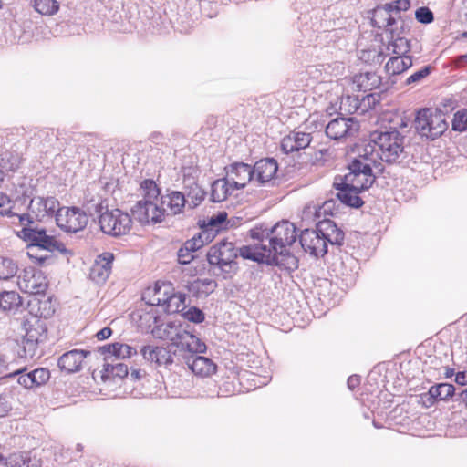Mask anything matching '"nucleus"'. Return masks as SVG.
Here are the masks:
<instances>
[{
  "instance_id": "nucleus-16",
  "label": "nucleus",
  "mask_w": 467,
  "mask_h": 467,
  "mask_svg": "<svg viewBox=\"0 0 467 467\" xmlns=\"http://www.w3.org/2000/svg\"><path fill=\"white\" fill-rule=\"evenodd\" d=\"M225 170L226 179L236 190L244 188L251 181L254 182L253 169L244 162L232 163Z\"/></svg>"
},
{
  "instance_id": "nucleus-45",
  "label": "nucleus",
  "mask_w": 467,
  "mask_h": 467,
  "mask_svg": "<svg viewBox=\"0 0 467 467\" xmlns=\"http://www.w3.org/2000/svg\"><path fill=\"white\" fill-rule=\"evenodd\" d=\"M32 375V379L36 387H38L44 383H46L50 377V372L48 369L45 368H36L33 371H30Z\"/></svg>"
},
{
  "instance_id": "nucleus-56",
  "label": "nucleus",
  "mask_w": 467,
  "mask_h": 467,
  "mask_svg": "<svg viewBox=\"0 0 467 467\" xmlns=\"http://www.w3.org/2000/svg\"><path fill=\"white\" fill-rule=\"evenodd\" d=\"M359 383H360L359 377H358L356 375L350 376L348 379V387L350 389H354L355 388H357L359 385Z\"/></svg>"
},
{
  "instance_id": "nucleus-48",
  "label": "nucleus",
  "mask_w": 467,
  "mask_h": 467,
  "mask_svg": "<svg viewBox=\"0 0 467 467\" xmlns=\"http://www.w3.org/2000/svg\"><path fill=\"white\" fill-rule=\"evenodd\" d=\"M416 19L422 24H429L433 21V13L428 7H420L415 12Z\"/></svg>"
},
{
  "instance_id": "nucleus-1",
  "label": "nucleus",
  "mask_w": 467,
  "mask_h": 467,
  "mask_svg": "<svg viewBox=\"0 0 467 467\" xmlns=\"http://www.w3.org/2000/svg\"><path fill=\"white\" fill-rule=\"evenodd\" d=\"M250 235L258 244L240 248L242 257L255 262L275 263L289 269L297 268V259L287 249L297 236L292 223L282 221L271 229L255 227L250 231Z\"/></svg>"
},
{
  "instance_id": "nucleus-8",
  "label": "nucleus",
  "mask_w": 467,
  "mask_h": 467,
  "mask_svg": "<svg viewBox=\"0 0 467 467\" xmlns=\"http://www.w3.org/2000/svg\"><path fill=\"white\" fill-rule=\"evenodd\" d=\"M237 250L232 242L222 241L213 245L207 254V259L211 265L225 274L233 272L236 265Z\"/></svg>"
},
{
  "instance_id": "nucleus-43",
  "label": "nucleus",
  "mask_w": 467,
  "mask_h": 467,
  "mask_svg": "<svg viewBox=\"0 0 467 467\" xmlns=\"http://www.w3.org/2000/svg\"><path fill=\"white\" fill-rule=\"evenodd\" d=\"M452 129L460 132L467 130V109L458 110L454 114Z\"/></svg>"
},
{
  "instance_id": "nucleus-51",
  "label": "nucleus",
  "mask_w": 467,
  "mask_h": 467,
  "mask_svg": "<svg viewBox=\"0 0 467 467\" xmlns=\"http://www.w3.org/2000/svg\"><path fill=\"white\" fill-rule=\"evenodd\" d=\"M192 340V346L189 350V353L197 354V353H204L206 351V345L203 341H202L199 337L193 335L192 337H188Z\"/></svg>"
},
{
  "instance_id": "nucleus-3",
  "label": "nucleus",
  "mask_w": 467,
  "mask_h": 467,
  "mask_svg": "<svg viewBox=\"0 0 467 467\" xmlns=\"http://www.w3.org/2000/svg\"><path fill=\"white\" fill-rule=\"evenodd\" d=\"M370 138L377 148V156L382 161L397 163L404 157L405 136L399 130L374 131Z\"/></svg>"
},
{
  "instance_id": "nucleus-5",
  "label": "nucleus",
  "mask_w": 467,
  "mask_h": 467,
  "mask_svg": "<svg viewBox=\"0 0 467 467\" xmlns=\"http://www.w3.org/2000/svg\"><path fill=\"white\" fill-rule=\"evenodd\" d=\"M415 129L420 137L434 140L448 129L445 114L437 109H422L417 113Z\"/></svg>"
},
{
  "instance_id": "nucleus-36",
  "label": "nucleus",
  "mask_w": 467,
  "mask_h": 467,
  "mask_svg": "<svg viewBox=\"0 0 467 467\" xmlns=\"http://www.w3.org/2000/svg\"><path fill=\"white\" fill-rule=\"evenodd\" d=\"M143 199L141 201L160 202V189L152 180H144L140 183Z\"/></svg>"
},
{
  "instance_id": "nucleus-28",
  "label": "nucleus",
  "mask_w": 467,
  "mask_h": 467,
  "mask_svg": "<svg viewBox=\"0 0 467 467\" xmlns=\"http://www.w3.org/2000/svg\"><path fill=\"white\" fill-rule=\"evenodd\" d=\"M412 66L410 56H395L390 57L385 65V69L389 75H399Z\"/></svg>"
},
{
  "instance_id": "nucleus-26",
  "label": "nucleus",
  "mask_w": 467,
  "mask_h": 467,
  "mask_svg": "<svg viewBox=\"0 0 467 467\" xmlns=\"http://www.w3.org/2000/svg\"><path fill=\"white\" fill-rule=\"evenodd\" d=\"M26 335L24 337L32 339L35 342L42 343L47 338V326L36 317H32L24 322Z\"/></svg>"
},
{
  "instance_id": "nucleus-18",
  "label": "nucleus",
  "mask_w": 467,
  "mask_h": 467,
  "mask_svg": "<svg viewBox=\"0 0 467 467\" xmlns=\"http://www.w3.org/2000/svg\"><path fill=\"white\" fill-rule=\"evenodd\" d=\"M252 169L254 182L259 184H265L275 178L278 165L275 159L266 158L256 161Z\"/></svg>"
},
{
  "instance_id": "nucleus-9",
  "label": "nucleus",
  "mask_w": 467,
  "mask_h": 467,
  "mask_svg": "<svg viewBox=\"0 0 467 467\" xmlns=\"http://www.w3.org/2000/svg\"><path fill=\"white\" fill-rule=\"evenodd\" d=\"M151 306H161L168 313H177L185 308V296L175 294L171 284L156 283L153 295L150 300Z\"/></svg>"
},
{
  "instance_id": "nucleus-15",
  "label": "nucleus",
  "mask_w": 467,
  "mask_h": 467,
  "mask_svg": "<svg viewBox=\"0 0 467 467\" xmlns=\"http://www.w3.org/2000/svg\"><path fill=\"white\" fill-rule=\"evenodd\" d=\"M358 130V124L352 118H336L326 127L327 136L335 140L352 136Z\"/></svg>"
},
{
  "instance_id": "nucleus-11",
  "label": "nucleus",
  "mask_w": 467,
  "mask_h": 467,
  "mask_svg": "<svg viewBox=\"0 0 467 467\" xmlns=\"http://www.w3.org/2000/svg\"><path fill=\"white\" fill-rule=\"evenodd\" d=\"M22 227V230L17 233V235L30 243V250L35 247L47 251L59 250L61 243L57 241L54 237L47 235L45 230L33 228L32 225Z\"/></svg>"
},
{
  "instance_id": "nucleus-14",
  "label": "nucleus",
  "mask_w": 467,
  "mask_h": 467,
  "mask_svg": "<svg viewBox=\"0 0 467 467\" xmlns=\"http://www.w3.org/2000/svg\"><path fill=\"white\" fill-rule=\"evenodd\" d=\"M299 242L305 252L316 257L324 256L327 252L326 240L323 239L317 228L316 230L306 229L302 231Z\"/></svg>"
},
{
  "instance_id": "nucleus-25",
  "label": "nucleus",
  "mask_w": 467,
  "mask_h": 467,
  "mask_svg": "<svg viewBox=\"0 0 467 467\" xmlns=\"http://www.w3.org/2000/svg\"><path fill=\"white\" fill-rule=\"evenodd\" d=\"M317 227L327 244L338 246L343 244L345 234L333 221L328 219L320 221L317 223Z\"/></svg>"
},
{
  "instance_id": "nucleus-52",
  "label": "nucleus",
  "mask_w": 467,
  "mask_h": 467,
  "mask_svg": "<svg viewBox=\"0 0 467 467\" xmlns=\"http://www.w3.org/2000/svg\"><path fill=\"white\" fill-rule=\"evenodd\" d=\"M194 259V254L190 251H185L182 245L178 251V261L182 265H187Z\"/></svg>"
},
{
  "instance_id": "nucleus-7",
  "label": "nucleus",
  "mask_w": 467,
  "mask_h": 467,
  "mask_svg": "<svg viewBox=\"0 0 467 467\" xmlns=\"http://www.w3.org/2000/svg\"><path fill=\"white\" fill-rule=\"evenodd\" d=\"M100 230L107 235L120 237L132 228L131 216L120 209H106L99 217Z\"/></svg>"
},
{
  "instance_id": "nucleus-58",
  "label": "nucleus",
  "mask_w": 467,
  "mask_h": 467,
  "mask_svg": "<svg viewBox=\"0 0 467 467\" xmlns=\"http://www.w3.org/2000/svg\"><path fill=\"white\" fill-rule=\"evenodd\" d=\"M333 206H334V201L328 200L323 203L322 209L324 210V213H327V212H331Z\"/></svg>"
},
{
  "instance_id": "nucleus-12",
  "label": "nucleus",
  "mask_w": 467,
  "mask_h": 467,
  "mask_svg": "<svg viewBox=\"0 0 467 467\" xmlns=\"http://www.w3.org/2000/svg\"><path fill=\"white\" fill-rule=\"evenodd\" d=\"M135 220L140 223H161L164 220V207L160 202L139 201L131 209Z\"/></svg>"
},
{
  "instance_id": "nucleus-41",
  "label": "nucleus",
  "mask_w": 467,
  "mask_h": 467,
  "mask_svg": "<svg viewBox=\"0 0 467 467\" xmlns=\"http://www.w3.org/2000/svg\"><path fill=\"white\" fill-rule=\"evenodd\" d=\"M26 370V368H19V369L14 370V371H8V373L5 374V376L6 377L18 376L17 382L21 386L25 387L26 389L35 388L36 386L34 384L31 372L25 373Z\"/></svg>"
},
{
  "instance_id": "nucleus-44",
  "label": "nucleus",
  "mask_w": 467,
  "mask_h": 467,
  "mask_svg": "<svg viewBox=\"0 0 467 467\" xmlns=\"http://www.w3.org/2000/svg\"><path fill=\"white\" fill-rule=\"evenodd\" d=\"M226 219L227 213L225 212H220L210 217L207 226L210 228L209 230L218 232L224 228L223 224L225 223Z\"/></svg>"
},
{
  "instance_id": "nucleus-10",
  "label": "nucleus",
  "mask_w": 467,
  "mask_h": 467,
  "mask_svg": "<svg viewBox=\"0 0 467 467\" xmlns=\"http://www.w3.org/2000/svg\"><path fill=\"white\" fill-rule=\"evenodd\" d=\"M88 221L87 214L77 207H59L58 213L56 214L57 225L67 233L83 230Z\"/></svg>"
},
{
  "instance_id": "nucleus-22",
  "label": "nucleus",
  "mask_w": 467,
  "mask_h": 467,
  "mask_svg": "<svg viewBox=\"0 0 467 467\" xmlns=\"http://www.w3.org/2000/svg\"><path fill=\"white\" fill-rule=\"evenodd\" d=\"M186 364L194 375L201 378L211 377L217 370L216 364L212 359L202 356L192 355L186 358Z\"/></svg>"
},
{
  "instance_id": "nucleus-37",
  "label": "nucleus",
  "mask_w": 467,
  "mask_h": 467,
  "mask_svg": "<svg viewBox=\"0 0 467 467\" xmlns=\"http://www.w3.org/2000/svg\"><path fill=\"white\" fill-rule=\"evenodd\" d=\"M7 467H39L36 461H33L26 454L15 453L12 454L7 462Z\"/></svg>"
},
{
  "instance_id": "nucleus-59",
  "label": "nucleus",
  "mask_w": 467,
  "mask_h": 467,
  "mask_svg": "<svg viewBox=\"0 0 467 467\" xmlns=\"http://www.w3.org/2000/svg\"><path fill=\"white\" fill-rule=\"evenodd\" d=\"M55 312V309L52 307H49L48 309H44L40 312V317H43L45 318L50 317Z\"/></svg>"
},
{
  "instance_id": "nucleus-46",
  "label": "nucleus",
  "mask_w": 467,
  "mask_h": 467,
  "mask_svg": "<svg viewBox=\"0 0 467 467\" xmlns=\"http://www.w3.org/2000/svg\"><path fill=\"white\" fill-rule=\"evenodd\" d=\"M11 202L10 198L6 194L0 193V215L17 218L18 214L11 211Z\"/></svg>"
},
{
  "instance_id": "nucleus-42",
  "label": "nucleus",
  "mask_w": 467,
  "mask_h": 467,
  "mask_svg": "<svg viewBox=\"0 0 467 467\" xmlns=\"http://www.w3.org/2000/svg\"><path fill=\"white\" fill-rule=\"evenodd\" d=\"M104 370L107 373L111 374L113 377L124 378L128 375V367L124 363L112 361H106Z\"/></svg>"
},
{
  "instance_id": "nucleus-64",
  "label": "nucleus",
  "mask_w": 467,
  "mask_h": 467,
  "mask_svg": "<svg viewBox=\"0 0 467 467\" xmlns=\"http://www.w3.org/2000/svg\"><path fill=\"white\" fill-rule=\"evenodd\" d=\"M2 181H3V172H2V171L0 170V182H2Z\"/></svg>"
},
{
  "instance_id": "nucleus-29",
  "label": "nucleus",
  "mask_w": 467,
  "mask_h": 467,
  "mask_svg": "<svg viewBox=\"0 0 467 467\" xmlns=\"http://www.w3.org/2000/svg\"><path fill=\"white\" fill-rule=\"evenodd\" d=\"M22 305V299L15 291H4L0 293V309L5 312L17 310Z\"/></svg>"
},
{
  "instance_id": "nucleus-55",
  "label": "nucleus",
  "mask_w": 467,
  "mask_h": 467,
  "mask_svg": "<svg viewBox=\"0 0 467 467\" xmlns=\"http://www.w3.org/2000/svg\"><path fill=\"white\" fill-rule=\"evenodd\" d=\"M455 382L459 385H467V370L455 375Z\"/></svg>"
},
{
  "instance_id": "nucleus-13",
  "label": "nucleus",
  "mask_w": 467,
  "mask_h": 467,
  "mask_svg": "<svg viewBox=\"0 0 467 467\" xmlns=\"http://www.w3.org/2000/svg\"><path fill=\"white\" fill-rule=\"evenodd\" d=\"M18 286L25 293L42 295L47 288V280L42 271L27 269L18 277Z\"/></svg>"
},
{
  "instance_id": "nucleus-61",
  "label": "nucleus",
  "mask_w": 467,
  "mask_h": 467,
  "mask_svg": "<svg viewBox=\"0 0 467 467\" xmlns=\"http://www.w3.org/2000/svg\"><path fill=\"white\" fill-rule=\"evenodd\" d=\"M454 369L451 368H445V371H444V377L449 379V378H451L453 375H454Z\"/></svg>"
},
{
  "instance_id": "nucleus-50",
  "label": "nucleus",
  "mask_w": 467,
  "mask_h": 467,
  "mask_svg": "<svg viewBox=\"0 0 467 467\" xmlns=\"http://www.w3.org/2000/svg\"><path fill=\"white\" fill-rule=\"evenodd\" d=\"M12 410L11 397L7 393L0 394V417H5Z\"/></svg>"
},
{
  "instance_id": "nucleus-49",
  "label": "nucleus",
  "mask_w": 467,
  "mask_h": 467,
  "mask_svg": "<svg viewBox=\"0 0 467 467\" xmlns=\"http://www.w3.org/2000/svg\"><path fill=\"white\" fill-rule=\"evenodd\" d=\"M431 72L430 67H424L421 69L416 71L411 74L405 81L407 85H410L413 83H418L426 78Z\"/></svg>"
},
{
  "instance_id": "nucleus-40",
  "label": "nucleus",
  "mask_w": 467,
  "mask_h": 467,
  "mask_svg": "<svg viewBox=\"0 0 467 467\" xmlns=\"http://www.w3.org/2000/svg\"><path fill=\"white\" fill-rule=\"evenodd\" d=\"M17 272V266L12 259L0 258V280H8Z\"/></svg>"
},
{
  "instance_id": "nucleus-4",
  "label": "nucleus",
  "mask_w": 467,
  "mask_h": 467,
  "mask_svg": "<svg viewBox=\"0 0 467 467\" xmlns=\"http://www.w3.org/2000/svg\"><path fill=\"white\" fill-rule=\"evenodd\" d=\"M410 6L409 0H394L379 5L372 12L371 23L393 35L398 31V24H402L400 12L408 10Z\"/></svg>"
},
{
  "instance_id": "nucleus-2",
  "label": "nucleus",
  "mask_w": 467,
  "mask_h": 467,
  "mask_svg": "<svg viewBox=\"0 0 467 467\" xmlns=\"http://www.w3.org/2000/svg\"><path fill=\"white\" fill-rule=\"evenodd\" d=\"M377 148L374 143L365 144L348 165V172L337 177L334 187L338 190L337 199L349 207L359 208L364 202L358 194L368 190L382 171V164L377 161Z\"/></svg>"
},
{
  "instance_id": "nucleus-62",
  "label": "nucleus",
  "mask_w": 467,
  "mask_h": 467,
  "mask_svg": "<svg viewBox=\"0 0 467 467\" xmlns=\"http://www.w3.org/2000/svg\"><path fill=\"white\" fill-rule=\"evenodd\" d=\"M131 376L135 379H139L140 378V371L139 370H133L131 372Z\"/></svg>"
},
{
  "instance_id": "nucleus-63",
  "label": "nucleus",
  "mask_w": 467,
  "mask_h": 467,
  "mask_svg": "<svg viewBox=\"0 0 467 467\" xmlns=\"http://www.w3.org/2000/svg\"><path fill=\"white\" fill-rule=\"evenodd\" d=\"M462 38H465V39H467V31H465V32H463V33L462 34Z\"/></svg>"
},
{
  "instance_id": "nucleus-35",
  "label": "nucleus",
  "mask_w": 467,
  "mask_h": 467,
  "mask_svg": "<svg viewBox=\"0 0 467 467\" xmlns=\"http://www.w3.org/2000/svg\"><path fill=\"white\" fill-rule=\"evenodd\" d=\"M35 10L43 16H53L59 10L57 0H32Z\"/></svg>"
},
{
  "instance_id": "nucleus-60",
  "label": "nucleus",
  "mask_w": 467,
  "mask_h": 467,
  "mask_svg": "<svg viewBox=\"0 0 467 467\" xmlns=\"http://www.w3.org/2000/svg\"><path fill=\"white\" fill-rule=\"evenodd\" d=\"M460 400L465 405L467 408V389L462 390L460 393Z\"/></svg>"
},
{
  "instance_id": "nucleus-30",
  "label": "nucleus",
  "mask_w": 467,
  "mask_h": 467,
  "mask_svg": "<svg viewBox=\"0 0 467 467\" xmlns=\"http://www.w3.org/2000/svg\"><path fill=\"white\" fill-rule=\"evenodd\" d=\"M186 189V203L192 209L197 207L204 199L205 192L193 181L190 184L185 182Z\"/></svg>"
},
{
  "instance_id": "nucleus-31",
  "label": "nucleus",
  "mask_w": 467,
  "mask_h": 467,
  "mask_svg": "<svg viewBox=\"0 0 467 467\" xmlns=\"http://www.w3.org/2000/svg\"><path fill=\"white\" fill-rule=\"evenodd\" d=\"M193 335L189 331L182 328H175L174 335H167V337L171 341L172 345L181 350L189 352L192 340L188 337H192Z\"/></svg>"
},
{
  "instance_id": "nucleus-47",
  "label": "nucleus",
  "mask_w": 467,
  "mask_h": 467,
  "mask_svg": "<svg viewBox=\"0 0 467 467\" xmlns=\"http://www.w3.org/2000/svg\"><path fill=\"white\" fill-rule=\"evenodd\" d=\"M183 317L185 319L196 324L202 323L204 320L203 312L197 307H190L183 313Z\"/></svg>"
},
{
  "instance_id": "nucleus-39",
  "label": "nucleus",
  "mask_w": 467,
  "mask_h": 467,
  "mask_svg": "<svg viewBox=\"0 0 467 467\" xmlns=\"http://www.w3.org/2000/svg\"><path fill=\"white\" fill-rule=\"evenodd\" d=\"M38 342H35L32 339H26V337H24L22 348L23 353H19V355L22 358H25L26 359L39 358L41 356V352L38 350Z\"/></svg>"
},
{
  "instance_id": "nucleus-34",
  "label": "nucleus",
  "mask_w": 467,
  "mask_h": 467,
  "mask_svg": "<svg viewBox=\"0 0 467 467\" xmlns=\"http://www.w3.org/2000/svg\"><path fill=\"white\" fill-rule=\"evenodd\" d=\"M387 50L396 56H407V53L410 50V41L401 36L394 37L393 34L391 35V41L387 46Z\"/></svg>"
},
{
  "instance_id": "nucleus-54",
  "label": "nucleus",
  "mask_w": 467,
  "mask_h": 467,
  "mask_svg": "<svg viewBox=\"0 0 467 467\" xmlns=\"http://www.w3.org/2000/svg\"><path fill=\"white\" fill-rule=\"evenodd\" d=\"M9 371L8 368V362L5 357L2 354H0V375L2 377H6L5 374H7Z\"/></svg>"
},
{
  "instance_id": "nucleus-17",
  "label": "nucleus",
  "mask_w": 467,
  "mask_h": 467,
  "mask_svg": "<svg viewBox=\"0 0 467 467\" xmlns=\"http://www.w3.org/2000/svg\"><path fill=\"white\" fill-rule=\"evenodd\" d=\"M114 260V254L106 252L98 256L90 268L89 276L97 284H103L109 278L111 273V265Z\"/></svg>"
},
{
  "instance_id": "nucleus-21",
  "label": "nucleus",
  "mask_w": 467,
  "mask_h": 467,
  "mask_svg": "<svg viewBox=\"0 0 467 467\" xmlns=\"http://www.w3.org/2000/svg\"><path fill=\"white\" fill-rule=\"evenodd\" d=\"M89 354V351L72 349L58 358L57 365L61 370L67 373L77 372L81 368L84 358Z\"/></svg>"
},
{
  "instance_id": "nucleus-38",
  "label": "nucleus",
  "mask_w": 467,
  "mask_h": 467,
  "mask_svg": "<svg viewBox=\"0 0 467 467\" xmlns=\"http://www.w3.org/2000/svg\"><path fill=\"white\" fill-rule=\"evenodd\" d=\"M217 287V283L213 279L204 278L197 279L192 284V288L196 291L199 296H208Z\"/></svg>"
},
{
  "instance_id": "nucleus-57",
  "label": "nucleus",
  "mask_w": 467,
  "mask_h": 467,
  "mask_svg": "<svg viewBox=\"0 0 467 467\" xmlns=\"http://www.w3.org/2000/svg\"><path fill=\"white\" fill-rule=\"evenodd\" d=\"M456 65L458 67L467 65V53L464 55H461L456 58Z\"/></svg>"
},
{
  "instance_id": "nucleus-6",
  "label": "nucleus",
  "mask_w": 467,
  "mask_h": 467,
  "mask_svg": "<svg viewBox=\"0 0 467 467\" xmlns=\"http://www.w3.org/2000/svg\"><path fill=\"white\" fill-rule=\"evenodd\" d=\"M59 202L55 197L35 196L28 204V213L17 215L21 226L32 225L35 221L51 219L58 213Z\"/></svg>"
},
{
  "instance_id": "nucleus-19",
  "label": "nucleus",
  "mask_w": 467,
  "mask_h": 467,
  "mask_svg": "<svg viewBox=\"0 0 467 467\" xmlns=\"http://www.w3.org/2000/svg\"><path fill=\"white\" fill-rule=\"evenodd\" d=\"M145 361L154 364L157 367L168 366L172 364L173 357L170 350L163 347H154L151 345L144 346L140 349Z\"/></svg>"
},
{
  "instance_id": "nucleus-20",
  "label": "nucleus",
  "mask_w": 467,
  "mask_h": 467,
  "mask_svg": "<svg viewBox=\"0 0 467 467\" xmlns=\"http://www.w3.org/2000/svg\"><path fill=\"white\" fill-rule=\"evenodd\" d=\"M311 140L310 133L294 130L283 138L281 149L285 153L298 151L308 147Z\"/></svg>"
},
{
  "instance_id": "nucleus-32",
  "label": "nucleus",
  "mask_w": 467,
  "mask_h": 467,
  "mask_svg": "<svg viewBox=\"0 0 467 467\" xmlns=\"http://www.w3.org/2000/svg\"><path fill=\"white\" fill-rule=\"evenodd\" d=\"M213 236H210L209 230H202L200 233L195 234L190 240H187L184 244V250L192 252L193 254L202 248L205 244L212 241Z\"/></svg>"
},
{
  "instance_id": "nucleus-53",
  "label": "nucleus",
  "mask_w": 467,
  "mask_h": 467,
  "mask_svg": "<svg viewBox=\"0 0 467 467\" xmlns=\"http://www.w3.org/2000/svg\"><path fill=\"white\" fill-rule=\"evenodd\" d=\"M112 334V330L110 327H103L102 329H100L99 332H97L96 334V337L99 339V340H105L107 338H109Z\"/></svg>"
},
{
  "instance_id": "nucleus-24",
  "label": "nucleus",
  "mask_w": 467,
  "mask_h": 467,
  "mask_svg": "<svg viewBox=\"0 0 467 467\" xmlns=\"http://www.w3.org/2000/svg\"><path fill=\"white\" fill-rule=\"evenodd\" d=\"M99 349L105 355V360L112 362L117 359H125L137 354L135 348L119 342L105 345Z\"/></svg>"
},
{
  "instance_id": "nucleus-23",
  "label": "nucleus",
  "mask_w": 467,
  "mask_h": 467,
  "mask_svg": "<svg viewBox=\"0 0 467 467\" xmlns=\"http://www.w3.org/2000/svg\"><path fill=\"white\" fill-rule=\"evenodd\" d=\"M161 204L164 207L165 216L180 214L187 205L185 194L179 191H171L161 197Z\"/></svg>"
},
{
  "instance_id": "nucleus-27",
  "label": "nucleus",
  "mask_w": 467,
  "mask_h": 467,
  "mask_svg": "<svg viewBox=\"0 0 467 467\" xmlns=\"http://www.w3.org/2000/svg\"><path fill=\"white\" fill-rule=\"evenodd\" d=\"M235 189L226 178L216 180L212 184L211 200L213 202L224 201Z\"/></svg>"
},
{
  "instance_id": "nucleus-33",
  "label": "nucleus",
  "mask_w": 467,
  "mask_h": 467,
  "mask_svg": "<svg viewBox=\"0 0 467 467\" xmlns=\"http://www.w3.org/2000/svg\"><path fill=\"white\" fill-rule=\"evenodd\" d=\"M455 393V387L449 383H439L429 389L431 398L440 400H448Z\"/></svg>"
}]
</instances>
